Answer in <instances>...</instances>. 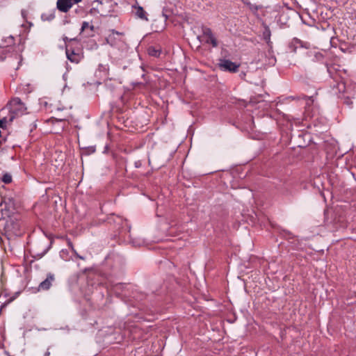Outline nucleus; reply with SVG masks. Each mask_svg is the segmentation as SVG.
<instances>
[{
	"label": "nucleus",
	"mask_w": 356,
	"mask_h": 356,
	"mask_svg": "<svg viewBox=\"0 0 356 356\" xmlns=\"http://www.w3.org/2000/svg\"><path fill=\"white\" fill-rule=\"evenodd\" d=\"M123 34L117 31H112L106 37V41L107 44L111 46H117L122 41Z\"/></svg>",
	"instance_id": "7ed1b4c3"
},
{
	"label": "nucleus",
	"mask_w": 356,
	"mask_h": 356,
	"mask_svg": "<svg viewBox=\"0 0 356 356\" xmlns=\"http://www.w3.org/2000/svg\"><path fill=\"white\" fill-rule=\"evenodd\" d=\"M136 15L140 19L147 20V18L145 16V12L140 6L138 7L136 9Z\"/></svg>",
	"instance_id": "6e6552de"
},
{
	"label": "nucleus",
	"mask_w": 356,
	"mask_h": 356,
	"mask_svg": "<svg viewBox=\"0 0 356 356\" xmlns=\"http://www.w3.org/2000/svg\"><path fill=\"white\" fill-rule=\"evenodd\" d=\"M2 181L6 184H9L12 181L11 175L9 174H5L2 177Z\"/></svg>",
	"instance_id": "9d476101"
},
{
	"label": "nucleus",
	"mask_w": 356,
	"mask_h": 356,
	"mask_svg": "<svg viewBox=\"0 0 356 356\" xmlns=\"http://www.w3.org/2000/svg\"><path fill=\"white\" fill-rule=\"evenodd\" d=\"M218 66L221 70L236 72L240 65L227 59H222L220 60Z\"/></svg>",
	"instance_id": "f03ea898"
},
{
	"label": "nucleus",
	"mask_w": 356,
	"mask_h": 356,
	"mask_svg": "<svg viewBox=\"0 0 356 356\" xmlns=\"http://www.w3.org/2000/svg\"><path fill=\"white\" fill-rule=\"evenodd\" d=\"M8 106L10 113L8 121L9 122H13L15 118L22 116L26 113V107L19 98L13 99Z\"/></svg>",
	"instance_id": "f257e3e1"
},
{
	"label": "nucleus",
	"mask_w": 356,
	"mask_h": 356,
	"mask_svg": "<svg viewBox=\"0 0 356 356\" xmlns=\"http://www.w3.org/2000/svg\"><path fill=\"white\" fill-rule=\"evenodd\" d=\"M203 36L207 43H211L213 47L218 45L217 40L209 29H205L204 30Z\"/></svg>",
	"instance_id": "39448f33"
},
{
	"label": "nucleus",
	"mask_w": 356,
	"mask_h": 356,
	"mask_svg": "<svg viewBox=\"0 0 356 356\" xmlns=\"http://www.w3.org/2000/svg\"><path fill=\"white\" fill-rule=\"evenodd\" d=\"M7 40H8V45H10V44H12L14 43V38L12 36H9L7 38Z\"/></svg>",
	"instance_id": "9b49d317"
},
{
	"label": "nucleus",
	"mask_w": 356,
	"mask_h": 356,
	"mask_svg": "<svg viewBox=\"0 0 356 356\" xmlns=\"http://www.w3.org/2000/svg\"><path fill=\"white\" fill-rule=\"evenodd\" d=\"M54 280V277L53 275L49 274L47 279L42 282L39 285V289L40 290H47L51 286L52 282Z\"/></svg>",
	"instance_id": "423d86ee"
},
{
	"label": "nucleus",
	"mask_w": 356,
	"mask_h": 356,
	"mask_svg": "<svg viewBox=\"0 0 356 356\" xmlns=\"http://www.w3.org/2000/svg\"><path fill=\"white\" fill-rule=\"evenodd\" d=\"M148 53L149 55L156 57L160 55V51L155 49L154 47H149L148 49Z\"/></svg>",
	"instance_id": "1a4fd4ad"
},
{
	"label": "nucleus",
	"mask_w": 356,
	"mask_h": 356,
	"mask_svg": "<svg viewBox=\"0 0 356 356\" xmlns=\"http://www.w3.org/2000/svg\"><path fill=\"white\" fill-rule=\"evenodd\" d=\"M81 0H57V8L63 13L67 12L74 4L80 2Z\"/></svg>",
	"instance_id": "20e7f679"
},
{
	"label": "nucleus",
	"mask_w": 356,
	"mask_h": 356,
	"mask_svg": "<svg viewBox=\"0 0 356 356\" xmlns=\"http://www.w3.org/2000/svg\"><path fill=\"white\" fill-rule=\"evenodd\" d=\"M66 54H67V58L73 62V63H79V60H80V56L79 54H76L74 52H71L70 53L68 51V50H67L66 51Z\"/></svg>",
	"instance_id": "0eeeda50"
},
{
	"label": "nucleus",
	"mask_w": 356,
	"mask_h": 356,
	"mask_svg": "<svg viewBox=\"0 0 356 356\" xmlns=\"http://www.w3.org/2000/svg\"><path fill=\"white\" fill-rule=\"evenodd\" d=\"M89 27V24L84 22L81 26V31H83L86 28Z\"/></svg>",
	"instance_id": "f8f14e48"
}]
</instances>
